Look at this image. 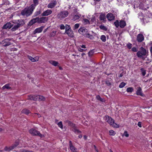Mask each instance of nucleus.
Segmentation results:
<instances>
[{"instance_id":"1","label":"nucleus","mask_w":152,"mask_h":152,"mask_svg":"<svg viewBox=\"0 0 152 152\" xmlns=\"http://www.w3.org/2000/svg\"><path fill=\"white\" fill-rule=\"evenodd\" d=\"M34 9V7L32 5H31L29 7H26L23 10L21 14L22 15L28 16L32 14Z\"/></svg>"},{"instance_id":"2","label":"nucleus","mask_w":152,"mask_h":152,"mask_svg":"<svg viewBox=\"0 0 152 152\" xmlns=\"http://www.w3.org/2000/svg\"><path fill=\"white\" fill-rule=\"evenodd\" d=\"M104 118L105 120L107 122L112 126L116 128L118 127V126L114 123V121L111 117L106 115L104 117Z\"/></svg>"},{"instance_id":"3","label":"nucleus","mask_w":152,"mask_h":152,"mask_svg":"<svg viewBox=\"0 0 152 152\" xmlns=\"http://www.w3.org/2000/svg\"><path fill=\"white\" fill-rule=\"evenodd\" d=\"M68 14L69 12L67 11H61L57 14V17L58 19L61 20L66 17Z\"/></svg>"},{"instance_id":"4","label":"nucleus","mask_w":152,"mask_h":152,"mask_svg":"<svg viewBox=\"0 0 152 152\" xmlns=\"http://www.w3.org/2000/svg\"><path fill=\"white\" fill-rule=\"evenodd\" d=\"M140 51H138L137 53V55L139 58H143L142 56L146 55L147 52L146 49L142 47L140 48Z\"/></svg>"},{"instance_id":"5","label":"nucleus","mask_w":152,"mask_h":152,"mask_svg":"<svg viewBox=\"0 0 152 152\" xmlns=\"http://www.w3.org/2000/svg\"><path fill=\"white\" fill-rule=\"evenodd\" d=\"M29 132L33 136H39L41 138L45 137L44 135L41 134L39 132L34 129H30Z\"/></svg>"},{"instance_id":"6","label":"nucleus","mask_w":152,"mask_h":152,"mask_svg":"<svg viewBox=\"0 0 152 152\" xmlns=\"http://www.w3.org/2000/svg\"><path fill=\"white\" fill-rule=\"evenodd\" d=\"M19 23H17V25L14 26L13 28L11 29L12 31H15L17 30L21 26H23L24 24V22L23 20H19Z\"/></svg>"},{"instance_id":"7","label":"nucleus","mask_w":152,"mask_h":152,"mask_svg":"<svg viewBox=\"0 0 152 152\" xmlns=\"http://www.w3.org/2000/svg\"><path fill=\"white\" fill-rule=\"evenodd\" d=\"M19 144L18 142H16L15 143L12 145V146L8 147L7 146L5 147L3 150L5 151H10L12 149H13L15 147L17 146Z\"/></svg>"},{"instance_id":"8","label":"nucleus","mask_w":152,"mask_h":152,"mask_svg":"<svg viewBox=\"0 0 152 152\" xmlns=\"http://www.w3.org/2000/svg\"><path fill=\"white\" fill-rule=\"evenodd\" d=\"M11 40V39L8 38L2 40V43L3 45V46L4 47H6L10 45L11 44V43L9 41H10Z\"/></svg>"},{"instance_id":"9","label":"nucleus","mask_w":152,"mask_h":152,"mask_svg":"<svg viewBox=\"0 0 152 152\" xmlns=\"http://www.w3.org/2000/svg\"><path fill=\"white\" fill-rule=\"evenodd\" d=\"M107 18L109 21H112L115 20V16L111 13H109L106 15Z\"/></svg>"},{"instance_id":"10","label":"nucleus","mask_w":152,"mask_h":152,"mask_svg":"<svg viewBox=\"0 0 152 152\" xmlns=\"http://www.w3.org/2000/svg\"><path fill=\"white\" fill-rule=\"evenodd\" d=\"M56 4L57 2L56 1H53L48 4L47 7L48 8H53L56 5Z\"/></svg>"},{"instance_id":"11","label":"nucleus","mask_w":152,"mask_h":152,"mask_svg":"<svg viewBox=\"0 0 152 152\" xmlns=\"http://www.w3.org/2000/svg\"><path fill=\"white\" fill-rule=\"evenodd\" d=\"M144 39L143 35L141 34H138L137 37V40L139 42H141Z\"/></svg>"},{"instance_id":"12","label":"nucleus","mask_w":152,"mask_h":152,"mask_svg":"<svg viewBox=\"0 0 152 152\" xmlns=\"http://www.w3.org/2000/svg\"><path fill=\"white\" fill-rule=\"evenodd\" d=\"M79 32L83 35H85L86 33L88 32L87 29L84 28H80L78 30Z\"/></svg>"},{"instance_id":"13","label":"nucleus","mask_w":152,"mask_h":152,"mask_svg":"<svg viewBox=\"0 0 152 152\" xmlns=\"http://www.w3.org/2000/svg\"><path fill=\"white\" fill-rule=\"evenodd\" d=\"M52 12V11L51 10H47L44 11L42 14V16H47L51 14Z\"/></svg>"},{"instance_id":"14","label":"nucleus","mask_w":152,"mask_h":152,"mask_svg":"<svg viewBox=\"0 0 152 152\" xmlns=\"http://www.w3.org/2000/svg\"><path fill=\"white\" fill-rule=\"evenodd\" d=\"M44 28V26H42L39 28L35 29L33 32V34H35L37 33H39L42 32L43 28Z\"/></svg>"},{"instance_id":"15","label":"nucleus","mask_w":152,"mask_h":152,"mask_svg":"<svg viewBox=\"0 0 152 152\" xmlns=\"http://www.w3.org/2000/svg\"><path fill=\"white\" fill-rule=\"evenodd\" d=\"M48 20V17H41L39 18L40 23H45Z\"/></svg>"},{"instance_id":"16","label":"nucleus","mask_w":152,"mask_h":152,"mask_svg":"<svg viewBox=\"0 0 152 152\" xmlns=\"http://www.w3.org/2000/svg\"><path fill=\"white\" fill-rule=\"evenodd\" d=\"M136 94L138 95H140L141 96H144V94L142 91V89L140 87L137 88V89L136 91Z\"/></svg>"},{"instance_id":"17","label":"nucleus","mask_w":152,"mask_h":152,"mask_svg":"<svg viewBox=\"0 0 152 152\" xmlns=\"http://www.w3.org/2000/svg\"><path fill=\"white\" fill-rule=\"evenodd\" d=\"M65 33L67 34L69 37H72L74 36V34L73 31H72V30L65 31L64 34Z\"/></svg>"},{"instance_id":"18","label":"nucleus","mask_w":152,"mask_h":152,"mask_svg":"<svg viewBox=\"0 0 152 152\" xmlns=\"http://www.w3.org/2000/svg\"><path fill=\"white\" fill-rule=\"evenodd\" d=\"M13 26V25L10 22H8L5 24L3 26L4 29L10 28Z\"/></svg>"},{"instance_id":"19","label":"nucleus","mask_w":152,"mask_h":152,"mask_svg":"<svg viewBox=\"0 0 152 152\" xmlns=\"http://www.w3.org/2000/svg\"><path fill=\"white\" fill-rule=\"evenodd\" d=\"M126 23L124 20H121L119 22V26L121 28H124L126 26Z\"/></svg>"},{"instance_id":"20","label":"nucleus","mask_w":152,"mask_h":152,"mask_svg":"<svg viewBox=\"0 0 152 152\" xmlns=\"http://www.w3.org/2000/svg\"><path fill=\"white\" fill-rule=\"evenodd\" d=\"M49 63L53 65L54 66H57L58 64V63L55 61L50 60L49 61Z\"/></svg>"},{"instance_id":"21","label":"nucleus","mask_w":152,"mask_h":152,"mask_svg":"<svg viewBox=\"0 0 152 152\" xmlns=\"http://www.w3.org/2000/svg\"><path fill=\"white\" fill-rule=\"evenodd\" d=\"M22 113H24L26 115H28V114L30 113V111L27 109H23L21 111Z\"/></svg>"},{"instance_id":"22","label":"nucleus","mask_w":152,"mask_h":152,"mask_svg":"<svg viewBox=\"0 0 152 152\" xmlns=\"http://www.w3.org/2000/svg\"><path fill=\"white\" fill-rule=\"evenodd\" d=\"M100 19L101 20H104L106 19L105 15L103 14H101L99 16Z\"/></svg>"},{"instance_id":"23","label":"nucleus","mask_w":152,"mask_h":152,"mask_svg":"<svg viewBox=\"0 0 152 152\" xmlns=\"http://www.w3.org/2000/svg\"><path fill=\"white\" fill-rule=\"evenodd\" d=\"M70 148L73 152H77V149L73 145L70 147Z\"/></svg>"},{"instance_id":"24","label":"nucleus","mask_w":152,"mask_h":152,"mask_svg":"<svg viewBox=\"0 0 152 152\" xmlns=\"http://www.w3.org/2000/svg\"><path fill=\"white\" fill-rule=\"evenodd\" d=\"M80 18V17L79 15H75L73 16L72 20L73 21H75L79 19Z\"/></svg>"},{"instance_id":"25","label":"nucleus","mask_w":152,"mask_h":152,"mask_svg":"<svg viewBox=\"0 0 152 152\" xmlns=\"http://www.w3.org/2000/svg\"><path fill=\"white\" fill-rule=\"evenodd\" d=\"M5 88L9 89H11V87L9 86V84H7L2 87V89H4Z\"/></svg>"},{"instance_id":"26","label":"nucleus","mask_w":152,"mask_h":152,"mask_svg":"<svg viewBox=\"0 0 152 152\" xmlns=\"http://www.w3.org/2000/svg\"><path fill=\"white\" fill-rule=\"evenodd\" d=\"M65 122L67 124H68L70 126H72V127H75V124H73L72 122H71V121H68V120H66L65 121Z\"/></svg>"},{"instance_id":"27","label":"nucleus","mask_w":152,"mask_h":152,"mask_svg":"<svg viewBox=\"0 0 152 152\" xmlns=\"http://www.w3.org/2000/svg\"><path fill=\"white\" fill-rule=\"evenodd\" d=\"M34 4H32L31 5L34 6V8H35L36 5L38 4V0H33Z\"/></svg>"},{"instance_id":"28","label":"nucleus","mask_w":152,"mask_h":152,"mask_svg":"<svg viewBox=\"0 0 152 152\" xmlns=\"http://www.w3.org/2000/svg\"><path fill=\"white\" fill-rule=\"evenodd\" d=\"M85 35L86 36V37L91 39H92L93 38V36L88 33V31L86 33V34Z\"/></svg>"},{"instance_id":"29","label":"nucleus","mask_w":152,"mask_h":152,"mask_svg":"<svg viewBox=\"0 0 152 152\" xmlns=\"http://www.w3.org/2000/svg\"><path fill=\"white\" fill-rule=\"evenodd\" d=\"M73 131L76 133L79 134L81 133V132L78 129H77L75 127L73 128Z\"/></svg>"},{"instance_id":"30","label":"nucleus","mask_w":152,"mask_h":152,"mask_svg":"<svg viewBox=\"0 0 152 152\" xmlns=\"http://www.w3.org/2000/svg\"><path fill=\"white\" fill-rule=\"evenodd\" d=\"M133 90L134 89L132 87H129L127 88L126 89V91L127 92L131 93L133 91Z\"/></svg>"},{"instance_id":"31","label":"nucleus","mask_w":152,"mask_h":152,"mask_svg":"<svg viewBox=\"0 0 152 152\" xmlns=\"http://www.w3.org/2000/svg\"><path fill=\"white\" fill-rule=\"evenodd\" d=\"M28 58L32 62H35L36 61V60L34 58H33L30 56H28Z\"/></svg>"},{"instance_id":"32","label":"nucleus","mask_w":152,"mask_h":152,"mask_svg":"<svg viewBox=\"0 0 152 152\" xmlns=\"http://www.w3.org/2000/svg\"><path fill=\"white\" fill-rule=\"evenodd\" d=\"M101 39L103 42H105V41H106V37L104 35L101 36Z\"/></svg>"},{"instance_id":"33","label":"nucleus","mask_w":152,"mask_h":152,"mask_svg":"<svg viewBox=\"0 0 152 152\" xmlns=\"http://www.w3.org/2000/svg\"><path fill=\"white\" fill-rule=\"evenodd\" d=\"M140 70L142 75L143 76H145L146 74V71L143 68H141Z\"/></svg>"},{"instance_id":"34","label":"nucleus","mask_w":152,"mask_h":152,"mask_svg":"<svg viewBox=\"0 0 152 152\" xmlns=\"http://www.w3.org/2000/svg\"><path fill=\"white\" fill-rule=\"evenodd\" d=\"M56 34V31H54L52 32V33L50 34V37H54L55 35Z\"/></svg>"},{"instance_id":"35","label":"nucleus","mask_w":152,"mask_h":152,"mask_svg":"<svg viewBox=\"0 0 152 152\" xmlns=\"http://www.w3.org/2000/svg\"><path fill=\"white\" fill-rule=\"evenodd\" d=\"M126 84L124 82H122L119 85V87L120 88H122L125 86Z\"/></svg>"},{"instance_id":"36","label":"nucleus","mask_w":152,"mask_h":152,"mask_svg":"<svg viewBox=\"0 0 152 152\" xmlns=\"http://www.w3.org/2000/svg\"><path fill=\"white\" fill-rule=\"evenodd\" d=\"M38 98L41 101H44L45 100V98L43 96L38 95Z\"/></svg>"},{"instance_id":"37","label":"nucleus","mask_w":152,"mask_h":152,"mask_svg":"<svg viewBox=\"0 0 152 152\" xmlns=\"http://www.w3.org/2000/svg\"><path fill=\"white\" fill-rule=\"evenodd\" d=\"M114 24L115 26L118 28L119 26V22L118 20H116L114 23Z\"/></svg>"},{"instance_id":"38","label":"nucleus","mask_w":152,"mask_h":152,"mask_svg":"<svg viewBox=\"0 0 152 152\" xmlns=\"http://www.w3.org/2000/svg\"><path fill=\"white\" fill-rule=\"evenodd\" d=\"M110 135H114L115 134V132L113 130H110L109 131Z\"/></svg>"},{"instance_id":"39","label":"nucleus","mask_w":152,"mask_h":152,"mask_svg":"<svg viewBox=\"0 0 152 152\" xmlns=\"http://www.w3.org/2000/svg\"><path fill=\"white\" fill-rule=\"evenodd\" d=\"M94 53V51L93 50H91L88 53V54L89 56H91L93 53Z\"/></svg>"},{"instance_id":"40","label":"nucleus","mask_w":152,"mask_h":152,"mask_svg":"<svg viewBox=\"0 0 152 152\" xmlns=\"http://www.w3.org/2000/svg\"><path fill=\"white\" fill-rule=\"evenodd\" d=\"M99 28L101 29H103L104 30L106 31L107 30V28L104 26L103 25H101L99 26Z\"/></svg>"},{"instance_id":"41","label":"nucleus","mask_w":152,"mask_h":152,"mask_svg":"<svg viewBox=\"0 0 152 152\" xmlns=\"http://www.w3.org/2000/svg\"><path fill=\"white\" fill-rule=\"evenodd\" d=\"M35 23H36V21L34 18L32 19L29 22V23L31 25H32Z\"/></svg>"},{"instance_id":"42","label":"nucleus","mask_w":152,"mask_h":152,"mask_svg":"<svg viewBox=\"0 0 152 152\" xmlns=\"http://www.w3.org/2000/svg\"><path fill=\"white\" fill-rule=\"evenodd\" d=\"M41 11L40 10H39L38 11L36 12L35 13V16H37L41 14Z\"/></svg>"},{"instance_id":"43","label":"nucleus","mask_w":152,"mask_h":152,"mask_svg":"<svg viewBox=\"0 0 152 152\" xmlns=\"http://www.w3.org/2000/svg\"><path fill=\"white\" fill-rule=\"evenodd\" d=\"M71 30L70 26L69 25H66V31H67L68 30Z\"/></svg>"},{"instance_id":"44","label":"nucleus","mask_w":152,"mask_h":152,"mask_svg":"<svg viewBox=\"0 0 152 152\" xmlns=\"http://www.w3.org/2000/svg\"><path fill=\"white\" fill-rule=\"evenodd\" d=\"M58 125L59 127L61 129H63V125L61 121H60L58 124Z\"/></svg>"},{"instance_id":"45","label":"nucleus","mask_w":152,"mask_h":152,"mask_svg":"<svg viewBox=\"0 0 152 152\" xmlns=\"http://www.w3.org/2000/svg\"><path fill=\"white\" fill-rule=\"evenodd\" d=\"M83 20L85 24H90V21L88 19H83Z\"/></svg>"},{"instance_id":"46","label":"nucleus","mask_w":152,"mask_h":152,"mask_svg":"<svg viewBox=\"0 0 152 152\" xmlns=\"http://www.w3.org/2000/svg\"><path fill=\"white\" fill-rule=\"evenodd\" d=\"M124 136L126 137H128L129 136V134H128L127 132L126 131L124 132V133L123 134V136Z\"/></svg>"},{"instance_id":"47","label":"nucleus","mask_w":152,"mask_h":152,"mask_svg":"<svg viewBox=\"0 0 152 152\" xmlns=\"http://www.w3.org/2000/svg\"><path fill=\"white\" fill-rule=\"evenodd\" d=\"M38 98V95H37V96L34 95V96H33V100L36 101L37 100V99Z\"/></svg>"},{"instance_id":"48","label":"nucleus","mask_w":152,"mask_h":152,"mask_svg":"<svg viewBox=\"0 0 152 152\" xmlns=\"http://www.w3.org/2000/svg\"><path fill=\"white\" fill-rule=\"evenodd\" d=\"M132 44L130 43H129L127 44V46L129 49H130L132 48Z\"/></svg>"},{"instance_id":"49","label":"nucleus","mask_w":152,"mask_h":152,"mask_svg":"<svg viewBox=\"0 0 152 152\" xmlns=\"http://www.w3.org/2000/svg\"><path fill=\"white\" fill-rule=\"evenodd\" d=\"M34 19L36 21V23H40L39 18V17H37L35 18H34Z\"/></svg>"},{"instance_id":"50","label":"nucleus","mask_w":152,"mask_h":152,"mask_svg":"<svg viewBox=\"0 0 152 152\" xmlns=\"http://www.w3.org/2000/svg\"><path fill=\"white\" fill-rule=\"evenodd\" d=\"M79 26H80V25L79 24H78V23L76 24L74 26V29H76L78 28H79Z\"/></svg>"},{"instance_id":"51","label":"nucleus","mask_w":152,"mask_h":152,"mask_svg":"<svg viewBox=\"0 0 152 152\" xmlns=\"http://www.w3.org/2000/svg\"><path fill=\"white\" fill-rule=\"evenodd\" d=\"M105 83L107 86H110L111 85L110 83L109 80H107L105 81Z\"/></svg>"},{"instance_id":"52","label":"nucleus","mask_w":152,"mask_h":152,"mask_svg":"<svg viewBox=\"0 0 152 152\" xmlns=\"http://www.w3.org/2000/svg\"><path fill=\"white\" fill-rule=\"evenodd\" d=\"M96 20V18L94 16L92 17L91 19V21L93 22H94Z\"/></svg>"},{"instance_id":"53","label":"nucleus","mask_w":152,"mask_h":152,"mask_svg":"<svg viewBox=\"0 0 152 152\" xmlns=\"http://www.w3.org/2000/svg\"><path fill=\"white\" fill-rule=\"evenodd\" d=\"M132 51L136 52L137 51V49L136 48L133 47L132 48Z\"/></svg>"},{"instance_id":"54","label":"nucleus","mask_w":152,"mask_h":152,"mask_svg":"<svg viewBox=\"0 0 152 152\" xmlns=\"http://www.w3.org/2000/svg\"><path fill=\"white\" fill-rule=\"evenodd\" d=\"M28 99L30 100H33V96L29 95L28 96Z\"/></svg>"},{"instance_id":"55","label":"nucleus","mask_w":152,"mask_h":152,"mask_svg":"<svg viewBox=\"0 0 152 152\" xmlns=\"http://www.w3.org/2000/svg\"><path fill=\"white\" fill-rule=\"evenodd\" d=\"M65 26H64L63 24H61L60 25V28L61 29H64L65 28Z\"/></svg>"},{"instance_id":"56","label":"nucleus","mask_w":152,"mask_h":152,"mask_svg":"<svg viewBox=\"0 0 152 152\" xmlns=\"http://www.w3.org/2000/svg\"><path fill=\"white\" fill-rule=\"evenodd\" d=\"M22 152H33V151H29L26 150H22Z\"/></svg>"},{"instance_id":"57","label":"nucleus","mask_w":152,"mask_h":152,"mask_svg":"<svg viewBox=\"0 0 152 152\" xmlns=\"http://www.w3.org/2000/svg\"><path fill=\"white\" fill-rule=\"evenodd\" d=\"M138 126L140 127H142V123L141 122H139L137 124Z\"/></svg>"},{"instance_id":"58","label":"nucleus","mask_w":152,"mask_h":152,"mask_svg":"<svg viewBox=\"0 0 152 152\" xmlns=\"http://www.w3.org/2000/svg\"><path fill=\"white\" fill-rule=\"evenodd\" d=\"M69 145L70 147L73 146L72 143V142L71 141H70L69 142Z\"/></svg>"},{"instance_id":"59","label":"nucleus","mask_w":152,"mask_h":152,"mask_svg":"<svg viewBox=\"0 0 152 152\" xmlns=\"http://www.w3.org/2000/svg\"><path fill=\"white\" fill-rule=\"evenodd\" d=\"M94 147L96 151L97 152H98V149L97 148L96 146L95 145H94Z\"/></svg>"},{"instance_id":"60","label":"nucleus","mask_w":152,"mask_h":152,"mask_svg":"<svg viewBox=\"0 0 152 152\" xmlns=\"http://www.w3.org/2000/svg\"><path fill=\"white\" fill-rule=\"evenodd\" d=\"M96 97L97 99L98 100H99V99H101V97L99 95L97 96Z\"/></svg>"},{"instance_id":"61","label":"nucleus","mask_w":152,"mask_h":152,"mask_svg":"<svg viewBox=\"0 0 152 152\" xmlns=\"http://www.w3.org/2000/svg\"><path fill=\"white\" fill-rule=\"evenodd\" d=\"M150 52L151 53V57L152 58V46L150 48Z\"/></svg>"},{"instance_id":"62","label":"nucleus","mask_w":152,"mask_h":152,"mask_svg":"<svg viewBox=\"0 0 152 152\" xmlns=\"http://www.w3.org/2000/svg\"><path fill=\"white\" fill-rule=\"evenodd\" d=\"M148 81H149V82L150 81L152 82V79L151 78H150L148 80H146V82H148Z\"/></svg>"},{"instance_id":"63","label":"nucleus","mask_w":152,"mask_h":152,"mask_svg":"<svg viewBox=\"0 0 152 152\" xmlns=\"http://www.w3.org/2000/svg\"><path fill=\"white\" fill-rule=\"evenodd\" d=\"M34 114H37L38 115V117H39V118L41 117V115L37 113H35Z\"/></svg>"},{"instance_id":"64","label":"nucleus","mask_w":152,"mask_h":152,"mask_svg":"<svg viewBox=\"0 0 152 152\" xmlns=\"http://www.w3.org/2000/svg\"><path fill=\"white\" fill-rule=\"evenodd\" d=\"M81 47L84 48H86V46L84 45H82V46H81Z\"/></svg>"}]
</instances>
